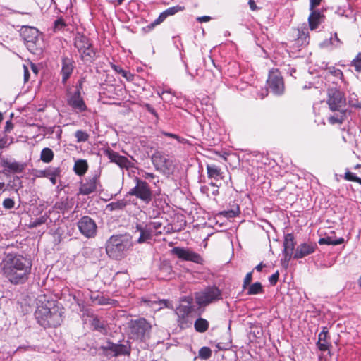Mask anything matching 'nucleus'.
Listing matches in <instances>:
<instances>
[{
	"label": "nucleus",
	"mask_w": 361,
	"mask_h": 361,
	"mask_svg": "<svg viewBox=\"0 0 361 361\" xmlns=\"http://www.w3.org/2000/svg\"><path fill=\"white\" fill-rule=\"evenodd\" d=\"M1 264L3 274L13 284L24 283L31 273L32 262L22 255L9 253Z\"/></svg>",
	"instance_id": "nucleus-1"
},
{
	"label": "nucleus",
	"mask_w": 361,
	"mask_h": 361,
	"mask_svg": "<svg viewBox=\"0 0 361 361\" xmlns=\"http://www.w3.org/2000/svg\"><path fill=\"white\" fill-rule=\"evenodd\" d=\"M35 316L37 322L44 328L56 327L62 322L61 312L54 301H47L39 305Z\"/></svg>",
	"instance_id": "nucleus-2"
},
{
	"label": "nucleus",
	"mask_w": 361,
	"mask_h": 361,
	"mask_svg": "<svg viewBox=\"0 0 361 361\" xmlns=\"http://www.w3.org/2000/svg\"><path fill=\"white\" fill-rule=\"evenodd\" d=\"M133 243L130 236L127 234L113 235L106 242V252L109 257L120 260L126 252L131 248Z\"/></svg>",
	"instance_id": "nucleus-3"
},
{
	"label": "nucleus",
	"mask_w": 361,
	"mask_h": 361,
	"mask_svg": "<svg viewBox=\"0 0 361 361\" xmlns=\"http://www.w3.org/2000/svg\"><path fill=\"white\" fill-rule=\"evenodd\" d=\"M20 37L30 52L35 55L42 53L44 46L43 36L37 28L23 26L20 30Z\"/></svg>",
	"instance_id": "nucleus-4"
},
{
	"label": "nucleus",
	"mask_w": 361,
	"mask_h": 361,
	"mask_svg": "<svg viewBox=\"0 0 361 361\" xmlns=\"http://www.w3.org/2000/svg\"><path fill=\"white\" fill-rule=\"evenodd\" d=\"M162 223L160 221H149L137 224L135 229L140 232V237L137 239L138 243H143L154 237L159 236L163 231Z\"/></svg>",
	"instance_id": "nucleus-5"
},
{
	"label": "nucleus",
	"mask_w": 361,
	"mask_h": 361,
	"mask_svg": "<svg viewBox=\"0 0 361 361\" xmlns=\"http://www.w3.org/2000/svg\"><path fill=\"white\" fill-rule=\"evenodd\" d=\"M131 338L144 341L149 337L152 326L145 318L131 319L128 322Z\"/></svg>",
	"instance_id": "nucleus-6"
},
{
	"label": "nucleus",
	"mask_w": 361,
	"mask_h": 361,
	"mask_svg": "<svg viewBox=\"0 0 361 361\" xmlns=\"http://www.w3.org/2000/svg\"><path fill=\"white\" fill-rule=\"evenodd\" d=\"M74 47L81 56V58L87 61H92L96 52L94 51L90 39L85 35L77 32L74 37Z\"/></svg>",
	"instance_id": "nucleus-7"
},
{
	"label": "nucleus",
	"mask_w": 361,
	"mask_h": 361,
	"mask_svg": "<svg viewBox=\"0 0 361 361\" xmlns=\"http://www.w3.org/2000/svg\"><path fill=\"white\" fill-rule=\"evenodd\" d=\"M135 185L131 188L128 194L131 196H135L145 204H149L153 198V192L148 183L145 180L135 177L134 179Z\"/></svg>",
	"instance_id": "nucleus-8"
},
{
	"label": "nucleus",
	"mask_w": 361,
	"mask_h": 361,
	"mask_svg": "<svg viewBox=\"0 0 361 361\" xmlns=\"http://www.w3.org/2000/svg\"><path fill=\"white\" fill-rule=\"evenodd\" d=\"M192 311V307L190 299L185 298L176 310V314L178 316V325L180 329H186L191 326L192 321L190 319V314Z\"/></svg>",
	"instance_id": "nucleus-9"
},
{
	"label": "nucleus",
	"mask_w": 361,
	"mask_h": 361,
	"mask_svg": "<svg viewBox=\"0 0 361 361\" xmlns=\"http://www.w3.org/2000/svg\"><path fill=\"white\" fill-rule=\"evenodd\" d=\"M221 298V291L216 286H208L195 295L196 302L200 306H207Z\"/></svg>",
	"instance_id": "nucleus-10"
},
{
	"label": "nucleus",
	"mask_w": 361,
	"mask_h": 361,
	"mask_svg": "<svg viewBox=\"0 0 361 361\" xmlns=\"http://www.w3.org/2000/svg\"><path fill=\"white\" fill-rule=\"evenodd\" d=\"M101 169L95 170L91 176L87 178L84 182L80 183L79 193L83 195H89L102 188L100 182Z\"/></svg>",
	"instance_id": "nucleus-11"
},
{
	"label": "nucleus",
	"mask_w": 361,
	"mask_h": 361,
	"mask_svg": "<svg viewBox=\"0 0 361 361\" xmlns=\"http://www.w3.org/2000/svg\"><path fill=\"white\" fill-rule=\"evenodd\" d=\"M155 169L164 175H169L173 171V161L161 152L156 151L151 157Z\"/></svg>",
	"instance_id": "nucleus-12"
},
{
	"label": "nucleus",
	"mask_w": 361,
	"mask_h": 361,
	"mask_svg": "<svg viewBox=\"0 0 361 361\" xmlns=\"http://www.w3.org/2000/svg\"><path fill=\"white\" fill-rule=\"evenodd\" d=\"M327 104L331 111H347L344 94L336 88L328 90Z\"/></svg>",
	"instance_id": "nucleus-13"
},
{
	"label": "nucleus",
	"mask_w": 361,
	"mask_h": 361,
	"mask_svg": "<svg viewBox=\"0 0 361 361\" xmlns=\"http://www.w3.org/2000/svg\"><path fill=\"white\" fill-rule=\"evenodd\" d=\"M171 252L172 255L182 260L190 261L199 264L204 263V259L202 256L190 248L175 247Z\"/></svg>",
	"instance_id": "nucleus-14"
},
{
	"label": "nucleus",
	"mask_w": 361,
	"mask_h": 361,
	"mask_svg": "<svg viewBox=\"0 0 361 361\" xmlns=\"http://www.w3.org/2000/svg\"><path fill=\"white\" fill-rule=\"evenodd\" d=\"M80 232L86 238H94L97 232V226L94 219L88 216H82L77 223Z\"/></svg>",
	"instance_id": "nucleus-15"
},
{
	"label": "nucleus",
	"mask_w": 361,
	"mask_h": 361,
	"mask_svg": "<svg viewBox=\"0 0 361 361\" xmlns=\"http://www.w3.org/2000/svg\"><path fill=\"white\" fill-rule=\"evenodd\" d=\"M269 89L277 95L282 94L284 91V82L278 70L272 71L269 74L267 80Z\"/></svg>",
	"instance_id": "nucleus-16"
},
{
	"label": "nucleus",
	"mask_w": 361,
	"mask_h": 361,
	"mask_svg": "<svg viewBox=\"0 0 361 361\" xmlns=\"http://www.w3.org/2000/svg\"><path fill=\"white\" fill-rule=\"evenodd\" d=\"M101 348L106 353L110 351L115 357L119 355H129L131 350L128 341H126V343H114L111 341H108L107 345L102 346Z\"/></svg>",
	"instance_id": "nucleus-17"
},
{
	"label": "nucleus",
	"mask_w": 361,
	"mask_h": 361,
	"mask_svg": "<svg viewBox=\"0 0 361 361\" xmlns=\"http://www.w3.org/2000/svg\"><path fill=\"white\" fill-rule=\"evenodd\" d=\"M104 154L122 169H129L133 166V163L126 157L120 155L110 148L104 149Z\"/></svg>",
	"instance_id": "nucleus-18"
},
{
	"label": "nucleus",
	"mask_w": 361,
	"mask_h": 361,
	"mask_svg": "<svg viewBox=\"0 0 361 361\" xmlns=\"http://www.w3.org/2000/svg\"><path fill=\"white\" fill-rule=\"evenodd\" d=\"M0 164L1 166L4 168L2 172L6 175H7L8 173H23L27 166L26 163L11 161L8 159H1Z\"/></svg>",
	"instance_id": "nucleus-19"
},
{
	"label": "nucleus",
	"mask_w": 361,
	"mask_h": 361,
	"mask_svg": "<svg viewBox=\"0 0 361 361\" xmlns=\"http://www.w3.org/2000/svg\"><path fill=\"white\" fill-rule=\"evenodd\" d=\"M68 104L76 113H82L87 110V106L81 96L80 90H77L68 99Z\"/></svg>",
	"instance_id": "nucleus-20"
},
{
	"label": "nucleus",
	"mask_w": 361,
	"mask_h": 361,
	"mask_svg": "<svg viewBox=\"0 0 361 361\" xmlns=\"http://www.w3.org/2000/svg\"><path fill=\"white\" fill-rule=\"evenodd\" d=\"M184 9H185L184 6H180L179 5L168 8L167 9H166L165 11L161 12L157 19H155L152 23H151L149 25H148L147 26V28L148 30L153 29L157 25L161 24L162 22H164L167 17L175 15L176 13H177L180 11H182Z\"/></svg>",
	"instance_id": "nucleus-21"
},
{
	"label": "nucleus",
	"mask_w": 361,
	"mask_h": 361,
	"mask_svg": "<svg viewBox=\"0 0 361 361\" xmlns=\"http://www.w3.org/2000/svg\"><path fill=\"white\" fill-rule=\"evenodd\" d=\"M61 170L59 167L49 166L44 170H36L34 176L36 178H47L53 185L56 183V178L60 176Z\"/></svg>",
	"instance_id": "nucleus-22"
},
{
	"label": "nucleus",
	"mask_w": 361,
	"mask_h": 361,
	"mask_svg": "<svg viewBox=\"0 0 361 361\" xmlns=\"http://www.w3.org/2000/svg\"><path fill=\"white\" fill-rule=\"evenodd\" d=\"M75 68V62L71 58L63 56L61 59V82L66 84Z\"/></svg>",
	"instance_id": "nucleus-23"
},
{
	"label": "nucleus",
	"mask_w": 361,
	"mask_h": 361,
	"mask_svg": "<svg viewBox=\"0 0 361 361\" xmlns=\"http://www.w3.org/2000/svg\"><path fill=\"white\" fill-rule=\"evenodd\" d=\"M317 245L314 243H304L299 245L293 255L294 259H301L314 252Z\"/></svg>",
	"instance_id": "nucleus-24"
},
{
	"label": "nucleus",
	"mask_w": 361,
	"mask_h": 361,
	"mask_svg": "<svg viewBox=\"0 0 361 361\" xmlns=\"http://www.w3.org/2000/svg\"><path fill=\"white\" fill-rule=\"evenodd\" d=\"M310 11V13L308 17L309 26L311 30H314L317 29L319 25L324 22L325 16L321 11L315 8Z\"/></svg>",
	"instance_id": "nucleus-25"
},
{
	"label": "nucleus",
	"mask_w": 361,
	"mask_h": 361,
	"mask_svg": "<svg viewBox=\"0 0 361 361\" xmlns=\"http://www.w3.org/2000/svg\"><path fill=\"white\" fill-rule=\"evenodd\" d=\"M157 276L160 279L166 280L172 277V267L169 261L160 262Z\"/></svg>",
	"instance_id": "nucleus-26"
},
{
	"label": "nucleus",
	"mask_w": 361,
	"mask_h": 361,
	"mask_svg": "<svg viewBox=\"0 0 361 361\" xmlns=\"http://www.w3.org/2000/svg\"><path fill=\"white\" fill-rule=\"evenodd\" d=\"M92 328L100 332L102 334H106L109 330V326L106 321L99 318L98 317H94L90 322Z\"/></svg>",
	"instance_id": "nucleus-27"
},
{
	"label": "nucleus",
	"mask_w": 361,
	"mask_h": 361,
	"mask_svg": "<svg viewBox=\"0 0 361 361\" xmlns=\"http://www.w3.org/2000/svg\"><path fill=\"white\" fill-rule=\"evenodd\" d=\"M207 176L210 179H214L216 181L223 179V172L219 166L215 164H209L206 166Z\"/></svg>",
	"instance_id": "nucleus-28"
},
{
	"label": "nucleus",
	"mask_w": 361,
	"mask_h": 361,
	"mask_svg": "<svg viewBox=\"0 0 361 361\" xmlns=\"http://www.w3.org/2000/svg\"><path fill=\"white\" fill-rule=\"evenodd\" d=\"M328 338V329L323 327L322 331L319 334L318 341L317 346L321 351H326L329 349L330 343L327 341Z\"/></svg>",
	"instance_id": "nucleus-29"
},
{
	"label": "nucleus",
	"mask_w": 361,
	"mask_h": 361,
	"mask_svg": "<svg viewBox=\"0 0 361 361\" xmlns=\"http://www.w3.org/2000/svg\"><path fill=\"white\" fill-rule=\"evenodd\" d=\"M88 170V164L85 159H78L75 161L73 171L75 174L82 176L85 174Z\"/></svg>",
	"instance_id": "nucleus-30"
},
{
	"label": "nucleus",
	"mask_w": 361,
	"mask_h": 361,
	"mask_svg": "<svg viewBox=\"0 0 361 361\" xmlns=\"http://www.w3.org/2000/svg\"><path fill=\"white\" fill-rule=\"evenodd\" d=\"M344 242L343 238H336L334 236H325L319 240V245H337L342 244Z\"/></svg>",
	"instance_id": "nucleus-31"
},
{
	"label": "nucleus",
	"mask_w": 361,
	"mask_h": 361,
	"mask_svg": "<svg viewBox=\"0 0 361 361\" xmlns=\"http://www.w3.org/2000/svg\"><path fill=\"white\" fill-rule=\"evenodd\" d=\"M209 326V322L202 317L197 319L194 323L195 329L199 333H204L207 331Z\"/></svg>",
	"instance_id": "nucleus-32"
},
{
	"label": "nucleus",
	"mask_w": 361,
	"mask_h": 361,
	"mask_svg": "<svg viewBox=\"0 0 361 361\" xmlns=\"http://www.w3.org/2000/svg\"><path fill=\"white\" fill-rule=\"evenodd\" d=\"M295 242L294 240V235L292 233H288L284 237L283 247L286 251L293 252L295 249Z\"/></svg>",
	"instance_id": "nucleus-33"
},
{
	"label": "nucleus",
	"mask_w": 361,
	"mask_h": 361,
	"mask_svg": "<svg viewBox=\"0 0 361 361\" xmlns=\"http://www.w3.org/2000/svg\"><path fill=\"white\" fill-rule=\"evenodd\" d=\"M336 112L334 116L329 118V121L331 124L342 123L346 118L347 111H334Z\"/></svg>",
	"instance_id": "nucleus-34"
},
{
	"label": "nucleus",
	"mask_w": 361,
	"mask_h": 361,
	"mask_svg": "<svg viewBox=\"0 0 361 361\" xmlns=\"http://www.w3.org/2000/svg\"><path fill=\"white\" fill-rule=\"evenodd\" d=\"M343 42L338 37L337 33L335 32L334 35H331L329 39H326L323 42L322 45L324 47H328L331 44L334 48H339L341 47Z\"/></svg>",
	"instance_id": "nucleus-35"
},
{
	"label": "nucleus",
	"mask_w": 361,
	"mask_h": 361,
	"mask_svg": "<svg viewBox=\"0 0 361 361\" xmlns=\"http://www.w3.org/2000/svg\"><path fill=\"white\" fill-rule=\"evenodd\" d=\"M111 68L116 73L121 74V75L125 78L128 81H133L134 80L135 75L131 73L129 71L123 70L121 66L112 64Z\"/></svg>",
	"instance_id": "nucleus-36"
},
{
	"label": "nucleus",
	"mask_w": 361,
	"mask_h": 361,
	"mask_svg": "<svg viewBox=\"0 0 361 361\" xmlns=\"http://www.w3.org/2000/svg\"><path fill=\"white\" fill-rule=\"evenodd\" d=\"M54 152L49 147L44 148L40 154V159L44 163H50L54 159Z\"/></svg>",
	"instance_id": "nucleus-37"
},
{
	"label": "nucleus",
	"mask_w": 361,
	"mask_h": 361,
	"mask_svg": "<svg viewBox=\"0 0 361 361\" xmlns=\"http://www.w3.org/2000/svg\"><path fill=\"white\" fill-rule=\"evenodd\" d=\"M128 204V201L125 199L117 200L116 202H112L107 205V209L110 211L121 210L124 209Z\"/></svg>",
	"instance_id": "nucleus-38"
},
{
	"label": "nucleus",
	"mask_w": 361,
	"mask_h": 361,
	"mask_svg": "<svg viewBox=\"0 0 361 361\" xmlns=\"http://www.w3.org/2000/svg\"><path fill=\"white\" fill-rule=\"evenodd\" d=\"M264 292L262 285L259 282H255L250 285L247 288V294L248 295H257L259 293H262Z\"/></svg>",
	"instance_id": "nucleus-39"
},
{
	"label": "nucleus",
	"mask_w": 361,
	"mask_h": 361,
	"mask_svg": "<svg viewBox=\"0 0 361 361\" xmlns=\"http://www.w3.org/2000/svg\"><path fill=\"white\" fill-rule=\"evenodd\" d=\"M71 206L69 204L68 199V197H66L65 199L62 198L61 201L57 202L55 204V208L62 211H68Z\"/></svg>",
	"instance_id": "nucleus-40"
},
{
	"label": "nucleus",
	"mask_w": 361,
	"mask_h": 361,
	"mask_svg": "<svg viewBox=\"0 0 361 361\" xmlns=\"http://www.w3.org/2000/svg\"><path fill=\"white\" fill-rule=\"evenodd\" d=\"M75 137L78 142H84L88 140L90 136L85 131L78 130L75 133Z\"/></svg>",
	"instance_id": "nucleus-41"
},
{
	"label": "nucleus",
	"mask_w": 361,
	"mask_h": 361,
	"mask_svg": "<svg viewBox=\"0 0 361 361\" xmlns=\"http://www.w3.org/2000/svg\"><path fill=\"white\" fill-rule=\"evenodd\" d=\"M198 355L202 360H207L212 356V350L208 347H202L199 350Z\"/></svg>",
	"instance_id": "nucleus-42"
},
{
	"label": "nucleus",
	"mask_w": 361,
	"mask_h": 361,
	"mask_svg": "<svg viewBox=\"0 0 361 361\" xmlns=\"http://www.w3.org/2000/svg\"><path fill=\"white\" fill-rule=\"evenodd\" d=\"M239 213H240V209H239L238 207H237L235 209H229L227 211H223L221 212V214L228 219H230V218L235 217L236 216L238 215Z\"/></svg>",
	"instance_id": "nucleus-43"
},
{
	"label": "nucleus",
	"mask_w": 361,
	"mask_h": 361,
	"mask_svg": "<svg viewBox=\"0 0 361 361\" xmlns=\"http://www.w3.org/2000/svg\"><path fill=\"white\" fill-rule=\"evenodd\" d=\"M344 178L348 181L357 182L361 185V178L357 177L354 173L347 171L345 173Z\"/></svg>",
	"instance_id": "nucleus-44"
},
{
	"label": "nucleus",
	"mask_w": 361,
	"mask_h": 361,
	"mask_svg": "<svg viewBox=\"0 0 361 361\" xmlns=\"http://www.w3.org/2000/svg\"><path fill=\"white\" fill-rule=\"evenodd\" d=\"M351 66L355 67L357 72H361V52L352 61Z\"/></svg>",
	"instance_id": "nucleus-45"
},
{
	"label": "nucleus",
	"mask_w": 361,
	"mask_h": 361,
	"mask_svg": "<svg viewBox=\"0 0 361 361\" xmlns=\"http://www.w3.org/2000/svg\"><path fill=\"white\" fill-rule=\"evenodd\" d=\"M66 24L62 18H58L54 21V32L62 30Z\"/></svg>",
	"instance_id": "nucleus-46"
},
{
	"label": "nucleus",
	"mask_w": 361,
	"mask_h": 361,
	"mask_svg": "<svg viewBox=\"0 0 361 361\" xmlns=\"http://www.w3.org/2000/svg\"><path fill=\"white\" fill-rule=\"evenodd\" d=\"M326 71L334 76L338 78H342L343 76V72L338 69L336 68L334 66H330L326 68Z\"/></svg>",
	"instance_id": "nucleus-47"
},
{
	"label": "nucleus",
	"mask_w": 361,
	"mask_h": 361,
	"mask_svg": "<svg viewBox=\"0 0 361 361\" xmlns=\"http://www.w3.org/2000/svg\"><path fill=\"white\" fill-rule=\"evenodd\" d=\"M293 252L283 250L284 258L281 260L283 266L288 267V263L292 257H293Z\"/></svg>",
	"instance_id": "nucleus-48"
},
{
	"label": "nucleus",
	"mask_w": 361,
	"mask_h": 361,
	"mask_svg": "<svg viewBox=\"0 0 361 361\" xmlns=\"http://www.w3.org/2000/svg\"><path fill=\"white\" fill-rule=\"evenodd\" d=\"M3 207L6 209H13L15 206V202L11 198H6L3 201Z\"/></svg>",
	"instance_id": "nucleus-49"
},
{
	"label": "nucleus",
	"mask_w": 361,
	"mask_h": 361,
	"mask_svg": "<svg viewBox=\"0 0 361 361\" xmlns=\"http://www.w3.org/2000/svg\"><path fill=\"white\" fill-rule=\"evenodd\" d=\"M144 107L149 113L153 115L157 120L159 119L158 114L157 113L156 110L152 105H150L149 104H145Z\"/></svg>",
	"instance_id": "nucleus-50"
},
{
	"label": "nucleus",
	"mask_w": 361,
	"mask_h": 361,
	"mask_svg": "<svg viewBox=\"0 0 361 361\" xmlns=\"http://www.w3.org/2000/svg\"><path fill=\"white\" fill-rule=\"evenodd\" d=\"M356 97H357V95L355 94H353L352 95H350V98H349V104L353 106L361 108L360 103L357 99H355Z\"/></svg>",
	"instance_id": "nucleus-51"
},
{
	"label": "nucleus",
	"mask_w": 361,
	"mask_h": 361,
	"mask_svg": "<svg viewBox=\"0 0 361 361\" xmlns=\"http://www.w3.org/2000/svg\"><path fill=\"white\" fill-rule=\"evenodd\" d=\"M252 272H249L246 274V276L244 279V281H243V289H246L247 288L248 285H250V283L252 281Z\"/></svg>",
	"instance_id": "nucleus-52"
},
{
	"label": "nucleus",
	"mask_w": 361,
	"mask_h": 361,
	"mask_svg": "<svg viewBox=\"0 0 361 361\" xmlns=\"http://www.w3.org/2000/svg\"><path fill=\"white\" fill-rule=\"evenodd\" d=\"M47 219V216H42L36 219L34 221L32 226H35V227L40 226V225L46 223Z\"/></svg>",
	"instance_id": "nucleus-53"
},
{
	"label": "nucleus",
	"mask_w": 361,
	"mask_h": 361,
	"mask_svg": "<svg viewBox=\"0 0 361 361\" xmlns=\"http://www.w3.org/2000/svg\"><path fill=\"white\" fill-rule=\"evenodd\" d=\"M279 271H276V273L273 274L271 276H269V283L272 285V286H274L278 280H279Z\"/></svg>",
	"instance_id": "nucleus-54"
},
{
	"label": "nucleus",
	"mask_w": 361,
	"mask_h": 361,
	"mask_svg": "<svg viewBox=\"0 0 361 361\" xmlns=\"http://www.w3.org/2000/svg\"><path fill=\"white\" fill-rule=\"evenodd\" d=\"M8 141V139L6 135H0V149H3L8 146L9 145Z\"/></svg>",
	"instance_id": "nucleus-55"
},
{
	"label": "nucleus",
	"mask_w": 361,
	"mask_h": 361,
	"mask_svg": "<svg viewBox=\"0 0 361 361\" xmlns=\"http://www.w3.org/2000/svg\"><path fill=\"white\" fill-rule=\"evenodd\" d=\"M162 133L164 135H165L166 137L174 138V139L177 140L179 142H182V141L183 140V139H181L180 137H179L176 134L167 133V132H163Z\"/></svg>",
	"instance_id": "nucleus-56"
},
{
	"label": "nucleus",
	"mask_w": 361,
	"mask_h": 361,
	"mask_svg": "<svg viewBox=\"0 0 361 361\" xmlns=\"http://www.w3.org/2000/svg\"><path fill=\"white\" fill-rule=\"evenodd\" d=\"M322 0H310V10H313L317 7Z\"/></svg>",
	"instance_id": "nucleus-57"
},
{
	"label": "nucleus",
	"mask_w": 361,
	"mask_h": 361,
	"mask_svg": "<svg viewBox=\"0 0 361 361\" xmlns=\"http://www.w3.org/2000/svg\"><path fill=\"white\" fill-rule=\"evenodd\" d=\"M13 128V124L11 121H7L4 127V132L9 133Z\"/></svg>",
	"instance_id": "nucleus-58"
},
{
	"label": "nucleus",
	"mask_w": 361,
	"mask_h": 361,
	"mask_svg": "<svg viewBox=\"0 0 361 361\" xmlns=\"http://www.w3.org/2000/svg\"><path fill=\"white\" fill-rule=\"evenodd\" d=\"M248 5L250 6V8L252 11H258L259 10V8L257 6L255 1L254 0H249L248 1Z\"/></svg>",
	"instance_id": "nucleus-59"
},
{
	"label": "nucleus",
	"mask_w": 361,
	"mask_h": 361,
	"mask_svg": "<svg viewBox=\"0 0 361 361\" xmlns=\"http://www.w3.org/2000/svg\"><path fill=\"white\" fill-rule=\"evenodd\" d=\"M210 20L211 17L208 16H204L197 18V21H198L199 23H205L209 21Z\"/></svg>",
	"instance_id": "nucleus-60"
},
{
	"label": "nucleus",
	"mask_w": 361,
	"mask_h": 361,
	"mask_svg": "<svg viewBox=\"0 0 361 361\" xmlns=\"http://www.w3.org/2000/svg\"><path fill=\"white\" fill-rule=\"evenodd\" d=\"M24 82H27L30 78V73L27 66H24Z\"/></svg>",
	"instance_id": "nucleus-61"
},
{
	"label": "nucleus",
	"mask_w": 361,
	"mask_h": 361,
	"mask_svg": "<svg viewBox=\"0 0 361 361\" xmlns=\"http://www.w3.org/2000/svg\"><path fill=\"white\" fill-rule=\"evenodd\" d=\"M109 299L108 298H106L103 296H102L99 299V301H98V303L99 305H106V304H109Z\"/></svg>",
	"instance_id": "nucleus-62"
},
{
	"label": "nucleus",
	"mask_w": 361,
	"mask_h": 361,
	"mask_svg": "<svg viewBox=\"0 0 361 361\" xmlns=\"http://www.w3.org/2000/svg\"><path fill=\"white\" fill-rule=\"evenodd\" d=\"M145 178H154L155 175L152 173L145 172L143 175Z\"/></svg>",
	"instance_id": "nucleus-63"
},
{
	"label": "nucleus",
	"mask_w": 361,
	"mask_h": 361,
	"mask_svg": "<svg viewBox=\"0 0 361 361\" xmlns=\"http://www.w3.org/2000/svg\"><path fill=\"white\" fill-rule=\"evenodd\" d=\"M264 267H265V265H264V264H263V263H262V262H261V263H259L258 265H257V266L255 267V269L257 271H261L262 270V268H263Z\"/></svg>",
	"instance_id": "nucleus-64"
}]
</instances>
